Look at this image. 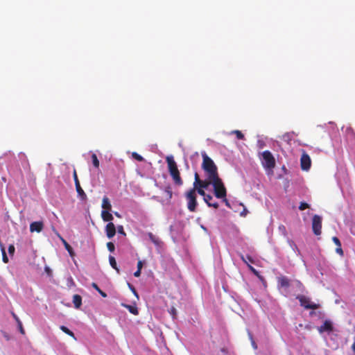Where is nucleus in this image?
Masks as SVG:
<instances>
[{
	"label": "nucleus",
	"mask_w": 355,
	"mask_h": 355,
	"mask_svg": "<svg viewBox=\"0 0 355 355\" xmlns=\"http://www.w3.org/2000/svg\"><path fill=\"white\" fill-rule=\"evenodd\" d=\"M167 163L168 170L170 175L171 176L174 184L176 186L180 187L183 185V180L180 176V173L178 170L177 164L173 159V156H168L166 158Z\"/></svg>",
	"instance_id": "obj_1"
},
{
	"label": "nucleus",
	"mask_w": 355,
	"mask_h": 355,
	"mask_svg": "<svg viewBox=\"0 0 355 355\" xmlns=\"http://www.w3.org/2000/svg\"><path fill=\"white\" fill-rule=\"evenodd\" d=\"M202 168L206 173V175H209L211 178L218 175V168L214 161L206 154V153H202Z\"/></svg>",
	"instance_id": "obj_2"
},
{
	"label": "nucleus",
	"mask_w": 355,
	"mask_h": 355,
	"mask_svg": "<svg viewBox=\"0 0 355 355\" xmlns=\"http://www.w3.org/2000/svg\"><path fill=\"white\" fill-rule=\"evenodd\" d=\"M214 193L217 198H225L227 196V190L219 175L211 178Z\"/></svg>",
	"instance_id": "obj_3"
},
{
	"label": "nucleus",
	"mask_w": 355,
	"mask_h": 355,
	"mask_svg": "<svg viewBox=\"0 0 355 355\" xmlns=\"http://www.w3.org/2000/svg\"><path fill=\"white\" fill-rule=\"evenodd\" d=\"M184 197L187 200V209L191 212H195L197 209L198 202H197V195L194 193L193 189H189L184 193Z\"/></svg>",
	"instance_id": "obj_4"
},
{
	"label": "nucleus",
	"mask_w": 355,
	"mask_h": 355,
	"mask_svg": "<svg viewBox=\"0 0 355 355\" xmlns=\"http://www.w3.org/2000/svg\"><path fill=\"white\" fill-rule=\"evenodd\" d=\"M262 165L267 169L272 171L275 166V159L272 154L269 150H265L262 153Z\"/></svg>",
	"instance_id": "obj_5"
},
{
	"label": "nucleus",
	"mask_w": 355,
	"mask_h": 355,
	"mask_svg": "<svg viewBox=\"0 0 355 355\" xmlns=\"http://www.w3.org/2000/svg\"><path fill=\"white\" fill-rule=\"evenodd\" d=\"M296 299L299 300L300 306H303L306 309H318L320 307L319 304L312 302L310 298L303 295H299L296 297Z\"/></svg>",
	"instance_id": "obj_6"
},
{
	"label": "nucleus",
	"mask_w": 355,
	"mask_h": 355,
	"mask_svg": "<svg viewBox=\"0 0 355 355\" xmlns=\"http://www.w3.org/2000/svg\"><path fill=\"white\" fill-rule=\"evenodd\" d=\"M194 193L196 195H197V193H198L199 195L202 196L204 201L205 202V203L207 205L208 207H214L215 209L218 208L219 205L217 202H210V200H212L213 197L210 194L206 193L204 189L198 188L196 190H194Z\"/></svg>",
	"instance_id": "obj_7"
},
{
	"label": "nucleus",
	"mask_w": 355,
	"mask_h": 355,
	"mask_svg": "<svg viewBox=\"0 0 355 355\" xmlns=\"http://www.w3.org/2000/svg\"><path fill=\"white\" fill-rule=\"evenodd\" d=\"M312 229L313 233L318 236L321 234L322 218L318 215H314L312 219Z\"/></svg>",
	"instance_id": "obj_8"
},
{
	"label": "nucleus",
	"mask_w": 355,
	"mask_h": 355,
	"mask_svg": "<svg viewBox=\"0 0 355 355\" xmlns=\"http://www.w3.org/2000/svg\"><path fill=\"white\" fill-rule=\"evenodd\" d=\"M73 180H74L76 189V191L78 193V195L81 198V200H87V195L85 193V191H83V189H82V187H80V182H79V180L78 178V175H77L76 169L73 170Z\"/></svg>",
	"instance_id": "obj_9"
},
{
	"label": "nucleus",
	"mask_w": 355,
	"mask_h": 355,
	"mask_svg": "<svg viewBox=\"0 0 355 355\" xmlns=\"http://www.w3.org/2000/svg\"><path fill=\"white\" fill-rule=\"evenodd\" d=\"M301 168L302 170L307 171L311 167V159L308 154L303 153L300 159Z\"/></svg>",
	"instance_id": "obj_10"
},
{
	"label": "nucleus",
	"mask_w": 355,
	"mask_h": 355,
	"mask_svg": "<svg viewBox=\"0 0 355 355\" xmlns=\"http://www.w3.org/2000/svg\"><path fill=\"white\" fill-rule=\"evenodd\" d=\"M277 286L279 288H288L291 286V280L284 275H280L277 278Z\"/></svg>",
	"instance_id": "obj_11"
},
{
	"label": "nucleus",
	"mask_w": 355,
	"mask_h": 355,
	"mask_svg": "<svg viewBox=\"0 0 355 355\" xmlns=\"http://www.w3.org/2000/svg\"><path fill=\"white\" fill-rule=\"evenodd\" d=\"M44 228V223L42 221H35L30 225L31 232H41Z\"/></svg>",
	"instance_id": "obj_12"
},
{
	"label": "nucleus",
	"mask_w": 355,
	"mask_h": 355,
	"mask_svg": "<svg viewBox=\"0 0 355 355\" xmlns=\"http://www.w3.org/2000/svg\"><path fill=\"white\" fill-rule=\"evenodd\" d=\"M106 235L109 239L112 238L116 234V227L113 223H108L105 227Z\"/></svg>",
	"instance_id": "obj_13"
},
{
	"label": "nucleus",
	"mask_w": 355,
	"mask_h": 355,
	"mask_svg": "<svg viewBox=\"0 0 355 355\" xmlns=\"http://www.w3.org/2000/svg\"><path fill=\"white\" fill-rule=\"evenodd\" d=\"M240 257L241 260L248 265V268L254 275H255L261 281L264 280L263 277L259 274V272L254 267L248 263V261L245 260V257L242 254H240Z\"/></svg>",
	"instance_id": "obj_14"
},
{
	"label": "nucleus",
	"mask_w": 355,
	"mask_h": 355,
	"mask_svg": "<svg viewBox=\"0 0 355 355\" xmlns=\"http://www.w3.org/2000/svg\"><path fill=\"white\" fill-rule=\"evenodd\" d=\"M333 330V326L330 321L325 320L322 325L318 327V331L320 333H323L324 331L330 332Z\"/></svg>",
	"instance_id": "obj_15"
},
{
	"label": "nucleus",
	"mask_w": 355,
	"mask_h": 355,
	"mask_svg": "<svg viewBox=\"0 0 355 355\" xmlns=\"http://www.w3.org/2000/svg\"><path fill=\"white\" fill-rule=\"evenodd\" d=\"M345 133L348 141L355 142V132L351 127H346Z\"/></svg>",
	"instance_id": "obj_16"
},
{
	"label": "nucleus",
	"mask_w": 355,
	"mask_h": 355,
	"mask_svg": "<svg viewBox=\"0 0 355 355\" xmlns=\"http://www.w3.org/2000/svg\"><path fill=\"white\" fill-rule=\"evenodd\" d=\"M102 208L103 209V211H111V209H112V205L110 204V202L108 198L106 196H105L103 198Z\"/></svg>",
	"instance_id": "obj_17"
},
{
	"label": "nucleus",
	"mask_w": 355,
	"mask_h": 355,
	"mask_svg": "<svg viewBox=\"0 0 355 355\" xmlns=\"http://www.w3.org/2000/svg\"><path fill=\"white\" fill-rule=\"evenodd\" d=\"M148 236L150 241L153 243L157 246H160L161 244H162V242L160 241V239L155 236L152 232L148 233Z\"/></svg>",
	"instance_id": "obj_18"
},
{
	"label": "nucleus",
	"mask_w": 355,
	"mask_h": 355,
	"mask_svg": "<svg viewBox=\"0 0 355 355\" xmlns=\"http://www.w3.org/2000/svg\"><path fill=\"white\" fill-rule=\"evenodd\" d=\"M110 211H102L101 217L104 221L111 222L113 220V216L110 212Z\"/></svg>",
	"instance_id": "obj_19"
},
{
	"label": "nucleus",
	"mask_w": 355,
	"mask_h": 355,
	"mask_svg": "<svg viewBox=\"0 0 355 355\" xmlns=\"http://www.w3.org/2000/svg\"><path fill=\"white\" fill-rule=\"evenodd\" d=\"M73 303L76 309H79L82 305V297L78 294L73 296Z\"/></svg>",
	"instance_id": "obj_20"
},
{
	"label": "nucleus",
	"mask_w": 355,
	"mask_h": 355,
	"mask_svg": "<svg viewBox=\"0 0 355 355\" xmlns=\"http://www.w3.org/2000/svg\"><path fill=\"white\" fill-rule=\"evenodd\" d=\"M202 184V180L200 179L199 175L198 173H196L194 175V182L193 184V188L191 189L196 190L198 188H200Z\"/></svg>",
	"instance_id": "obj_21"
},
{
	"label": "nucleus",
	"mask_w": 355,
	"mask_h": 355,
	"mask_svg": "<svg viewBox=\"0 0 355 355\" xmlns=\"http://www.w3.org/2000/svg\"><path fill=\"white\" fill-rule=\"evenodd\" d=\"M12 315L13 317V318L15 320V321L17 322V324L18 325V327H19V330L20 331V333L23 335L25 334V330L22 326V323L21 322V320H19V318H18V316L14 313V312H12Z\"/></svg>",
	"instance_id": "obj_22"
},
{
	"label": "nucleus",
	"mask_w": 355,
	"mask_h": 355,
	"mask_svg": "<svg viewBox=\"0 0 355 355\" xmlns=\"http://www.w3.org/2000/svg\"><path fill=\"white\" fill-rule=\"evenodd\" d=\"M122 306L126 308L133 315H137L139 314L138 309L136 306H132L125 304H122Z\"/></svg>",
	"instance_id": "obj_23"
},
{
	"label": "nucleus",
	"mask_w": 355,
	"mask_h": 355,
	"mask_svg": "<svg viewBox=\"0 0 355 355\" xmlns=\"http://www.w3.org/2000/svg\"><path fill=\"white\" fill-rule=\"evenodd\" d=\"M212 184V180L209 175H207V178L205 180H202L201 189H207L209 185Z\"/></svg>",
	"instance_id": "obj_24"
},
{
	"label": "nucleus",
	"mask_w": 355,
	"mask_h": 355,
	"mask_svg": "<svg viewBox=\"0 0 355 355\" xmlns=\"http://www.w3.org/2000/svg\"><path fill=\"white\" fill-rule=\"evenodd\" d=\"M59 238L61 239L62 242L63 243L65 249L68 251V252L70 254V255H73V252L71 246L58 234L57 233Z\"/></svg>",
	"instance_id": "obj_25"
},
{
	"label": "nucleus",
	"mask_w": 355,
	"mask_h": 355,
	"mask_svg": "<svg viewBox=\"0 0 355 355\" xmlns=\"http://www.w3.org/2000/svg\"><path fill=\"white\" fill-rule=\"evenodd\" d=\"M60 329L63 331L66 334L69 335V336H71V338H73V339H76V336H75V334H73V332H72L70 329H69L67 327L64 326V325H62L60 327Z\"/></svg>",
	"instance_id": "obj_26"
},
{
	"label": "nucleus",
	"mask_w": 355,
	"mask_h": 355,
	"mask_svg": "<svg viewBox=\"0 0 355 355\" xmlns=\"http://www.w3.org/2000/svg\"><path fill=\"white\" fill-rule=\"evenodd\" d=\"M109 261H110V266L114 269L116 270V271L119 273V269L117 267V264H116V259L114 257L112 256H110L109 257Z\"/></svg>",
	"instance_id": "obj_27"
},
{
	"label": "nucleus",
	"mask_w": 355,
	"mask_h": 355,
	"mask_svg": "<svg viewBox=\"0 0 355 355\" xmlns=\"http://www.w3.org/2000/svg\"><path fill=\"white\" fill-rule=\"evenodd\" d=\"M92 288H94L96 291H98V293L103 297H107V294L103 291L98 286L93 282L92 283Z\"/></svg>",
	"instance_id": "obj_28"
},
{
	"label": "nucleus",
	"mask_w": 355,
	"mask_h": 355,
	"mask_svg": "<svg viewBox=\"0 0 355 355\" xmlns=\"http://www.w3.org/2000/svg\"><path fill=\"white\" fill-rule=\"evenodd\" d=\"M0 247H1V253H2V260L5 263H7L9 261V260L7 257L5 248L1 243L0 244Z\"/></svg>",
	"instance_id": "obj_29"
},
{
	"label": "nucleus",
	"mask_w": 355,
	"mask_h": 355,
	"mask_svg": "<svg viewBox=\"0 0 355 355\" xmlns=\"http://www.w3.org/2000/svg\"><path fill=\"white\" fill-rule=\"evenodd\" d=\"M92 161L93 166L95 168H98L99 167V161H98V159L96 155L94 153H93L92 155Z\"/></svg>",
	"instance_id": "obj_30"
},
{
	"label": "nucleus",
	"mask_w": 355,
	"mask_h": 355,
	"mask_svg": "<svg viewBox=\"0 0 355 355\" xmlns=\"http://www.w3.org/2000/svg\"><path fill=\"white\" fill-rule=\"evenodd\" d=\"M132 158L139 162H142L144 160V157L136 152H133L132 153Z\"/></svg>",
	"instance_id": "obj_31"
},
{
	"label": "nucleus",
	"mask_w": 355,
	"mask_h": 355,
	"mask_svg": "<svg viewBox=\"0 0 355 355\" xmlns=\"http://www.w3.org/2000/svg\"><path fill=\"white\" fill-rule=\"evenodd\" d=\"M164 191L166 193L168 199H171L173 196L172 189L170 186H167L164 189Z\"/></svg>",
	"instance_id": "obj_32"
},
{
	"label": "nucleus",
	"mask_w": 355,
	"mask_h": 355,
	"mask_svg": "<svg viewBox=\"0 0 355 355\" xmlns=\"http://www.w3.org/2000/svg\"><path fill=\"white\" fill-rule=\"evenodd\" d=\"M232 133L236 135L238 139H244V135L240 130H234Z\"/></svg>",
	"instance_id": "obj_33"
},
{
	"label": "nucleus",
	"mask_w": 355,
	"mask_h": 355,
	"mask_svg": "<svg viewBox=\"0 0 355 355\" xmlns=\"http://www.w3.org/2000/svg\"><path fill=\"white\" fill-rule=\"evenodd\" d=\"M248 336H249V338H250V340L251 341V344H252V347L254 349H257V344H256V343H255V341H254V340L253 338L252 334L250 331H248Z\"/></svg>",
	"instance_id": "obj_34"
},
{
	"label": "nucleus",
	"mask_w": 355,
	"mask_h": 355,
	"mask_svg": "<svg viewBox=\"0 0 355 355\" xmlns=\"http://www.w3.org/2000/svg\"><path fill=\"white\" fill-rule=\"evenodd\" d=\"M309 207V205L308 203H306L305 202H300V205L299 206V209L301 211H303Z\"/></svg>",
	"instance_id": "obj_35"
},
{
	"label": "nucleus",
	"mask_w": 355,
	"mask_h": 355,
	"mask_svg": "<svg viewBox=\"0 0 355 355\" xmlns=\"http://www.w3.org/2000/svg\"><path fill=\"white\" fill-rule=\"evenodd\" d=\"M107 248L108 250L111 252H113L115 250L114 244L112 242H108L107 243Z\"/></svg>",
	"instance_id": "obj_36"
},
{
	"label": "nucleus",
	"mask_w": 355,
	"mask_h": 355,
	"mask_svg": "<svg viewBox=\"0 0 355 355\" xmlns=\"http://www.w3.org/2000/svg\"><path fill=\"white\" fill-rule=\"evenodd\" d=\"M15 248L14 245L11 244L8 246V253L10 254V255L12 256L15 253Z\"/></svg>",
	"instance_id": "obj_37"
},
{
	"label": "nucleus",
	"mask_w": 355,
	"mask_h": 355,
	"mask_svg": "<svg viewBox=\"0 0 355 355\" xmlns=\"http://www.w3.org/2000/svg\"><path fill=\"white\" fill-rule=\"evenodd\" d=\"M332 241L333 242L336 244V245L338 247V246H341V243L339 240V239L336 236H334L332 238Z\"/></svg>",
	"instance_id": "obj_38"
},
{
	"label": "nucleus",
	"mask_w": 355,
	"mask_h": 355,
	"mask_svg": "<svg viewBox=\"0 0 355 355\" xmlns=\"http://www.w3.org/2000/svg\"><path fill=\"white\" fill-rule=\"evenodd\" d=\"M336 252L337 254H338L340 256H343L344 253H343V250L342 249V247L341 246H338L336 248Z\"/></svg>",
	"instance_id": "obj_39"
},
{
	"label": "nucleus",
	"mask_w": 355,
	"mask_h": 355,
	"mask_svg": "<svg viewBox=\"0 0 355 355\" xmlns=\"http://www.w3.org/2000/svg\"><path fill=\"white\" fill-rule=\"evenodd\" d=\"M117 229H118V232L119 234L125 235V233L124 230H123V227L122 225L118 226Z\"/></svg>",
	"instance_id": "obj_40"
},
{
	"label": "nucleus",
	"mask_w": 355,
	"mask_h": 355,
	"mask_svg": "<svg viewBox=\"0 0 355 355\" xmlns=\"http://www.w3.org/2000/svg\"><path fill=\"white\" fill-rule=\"evenodd\" d=\"M142 267H143V261L139 260L138 262H137V270H141L142 269Z\"/></svg>",
	"instance_id": "obj_41"
},
{
	"label": "nucleus",
	"mask_w": 355,
	"mask_h": 355,
	"mask_svg": "<svg viewBox=\"0 0 355 355\" xmlns=\"http://www.w3.org/2000/svg\"><path fill=\"white\" fill-rule=\"evenodd\" d=\"M141 271L140 270H137V271L135 272L134 276L136 277H139L141 275Z\"/></svg>",
	"instance_id": "obj_42"
},
{
	"label": "nucleus",
	"mask_w": 355,
	"mask_h": 355,
	"mask_svg": "<svg viewBox=\"0 0 355 355\" xmlns=\"http://www.w3.org/2000/svg\"><path fill=\"white\" fill-rule=\"evenodd\" d=\"M245 260H246V261L248 260L249 262H250V263H254V260H253V259H252L250 256H248H248L246 257V258L245 257Z\"/></svg>",
	"instance_id": "obj_43"
},
{
	"label": "nucleus",
	"mask_w": 355,
	"mask_h": 355,
	"mask_svg": "<svg viewBox=\"0 0 355 355\" xmlns=\"http://www.w3.org/2000/svg\"><path fill=\"white\" fill-rule=\"evenodd\" d=\"M129 286L130 287V288H131V290H132V292H133V293H134L137 297H138V295H137V291H136L135 288L133 286H132L130 284H129Z\"/></svg>",
	"instance_id": "obj_44"
},
{
	"label": "nucleus",
	"mask_w": 355,
	"mask_h": 355,
	"mask_svg": "<svg viewBox=\"0 0 355 355\" xmlns=\"http://www.w3.org/2000/svg\"><path fill=\"white\" fill-rule=\"evenodd\" d=\"M170 313L174 316L176 314V309L174 307H172L170 310Z\"/></svg>",
	"instance_id": "obj_45"
},
{
	"label": "nucleus",
	"mask_w": 355,
	"mask_h": 355,
	"mask_svg": "<svg viewBox=\"0 0 355 355\" xmlns=\"http://www.w3.org/2000/svg\"><path fill=\"white\" fill-rule=\"evenodd\" d=\"M279 229L281 231L284 232V233L286 232V227L284 225H279Z\"/></svg>",
	"instance_id": "obj_46"
},
{
	"label": "nucleus",
	"mask_w": 355,
	"mask_h": 355,
	"mask_svg": "<svg viewBox=\"0 0 355 355\" xmlns=\"http://www.w3.org/2000/svg\"><path fill=\"white\" fill-rule=\"evenodd\" d=\"M223 200V201L225 202V205L227 206V207H230V203L228 202V200H227L226 197H225V198H222Z\"/></svg>",
	"instance_id": "obj_47"
},
{
	"label": "nucleus",
	"mask_w": 355,
	"mask_h": 355,
	"mask_svg": "<svg viewBox=\"0 0 355 355\" xmlns=\"http://www.w3.org/2000/svg\"><path fill=\"white\" fill-rule=\"evenodd\" d=\"M352 349L354 351V352L355 353V342L352 344Z\"/></svg>",
	"instance_id": "obj_48"
},
{
	"label": "nucleus",
	"mask_w": 355,
	"mask_h": 355,
	"mask_svg": "<svg viewBox=\"0 0 355 355\" xmlns=\"http://www.w3.org/2000/svg\"><path fill=\"white\" fill-rule=\"evenodd\" d=\"M114 215H115L116 217H118V218H121V214H119L118 212H114Z\"/></svg>",
	"instance_id": "obj_49"
}]
</instances>
